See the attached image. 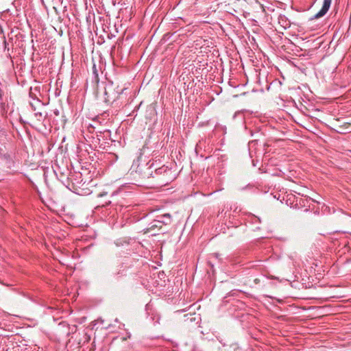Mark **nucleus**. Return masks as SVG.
I'll use <instances>...</instances> for the list:
<instances>
[{"mask_svg":"<svg viewBox=\"0 0 351 351\" xmlns=\"http://www.w3.org/2000/svg\"><path fill=\"white\" fill-rule=\"evenodd\" d=\"M127 88H119L117 86L116 88H113L112 84L108 86L105 88V95L106 96V100L107 101L114 102L121 98V95L124 93V91Z\"/></svg>","mask_w":351,"mask_h":351,"instance_id":"obj_1","label":"nucleus"},{"mask_svg":"<svg viewBox=\"0 0 351 351\" xmlns=\"http://www.w3.org/2000/svg\"><path fill=\"white\" fill-rule=\"evenodd\" d=\"M160 218H167L166 221H160V220H155L153 222H152L149 224V226L146 228L145 232H151L152 231L154 230L156 228H161L162 225H168L170 224L171 222V215L169 213H166L160 217Z\"/></svg>","mask_w":351,"mask_h":351,"instance_id":"obj_2","label":"nucleus"},{"mask_svg":"<svg viewBox=\"0 0 351 351\" xmlns=\"http://www.w3.org/2000/svg\"><path fill=\"white\" fill-rule=\"evenodd\" d=\"M332 0H324L322 9L313 16V19H319L324 16L328 11Z\"/></svg>","mask_w":351,"mask_h":351,"instance_id":"obj_3","label":"nucleus"},{"mask_svg":"<svg viewBox=\"0 0 351 351\" xmlns=\"http://www.w3.org/2000/svg\"><path fill=\"white\" fill-rule=\"evenodd\" d=\"M156 174L163 176L165 177L164 180H163V182L165 183V184H167V182L169 181V180H167V175L171 174V171L169 169H168L167 167L162 166V167L156 169Z\"/></svg>","mask_w":351,"mask_h":351,"instance_id":"obj_4","label":"nucleus"},{"mask_svg":"<svg viewBox=\"0 0 351 351\" xmlns=\"http://www.w3.org/2000/svg\"><path fill=\"white\" fill-rule=\"evenodd\" d=\"M212 256H215V258H218L219 254H218L217 253H215V254H212Z\"/></svg>","mask_w":351,"mask_h":351,"instance_id":"obj_5","label":"nucleus"},{"mask_svg":"<svg viewBox=\"0 0 351 351\" xmlns=\"http://www.w3.org/2000/svg\"><path fill=\"white\" fill-rule=\"evenodd\" d=\"M160 221H167V218H161L160 219H159Z\"/></svg>","mask_w":351,"mask_h":351,"instance_id":"obj_6","label":"nucleus"},{"mask_svg":"<svg viewBox=\"0 0 351 351\" xmlns=\"http://www.w3.org/2000/svg\"><path fill=\"white\" fill-rule=\"evenodd\" d=\"M287 26H289V23H286V24L285 25V27H286Z\"/></svg>","mask_w":351,"mask_h":351,"instance_id":"obj_7","label":"nucleus"},{"mask_svg":"<svg viewBox=\"0 0 351 351\" xmlns=\"http://www.w3.org/2000/svg\"><path fill=\"white\" fill-rule=\"evenodd\" d=\"M254 282H255L256 283H258V279H255V280H254Z\"/></svg>","mask_w":351,"mask_h":351,"instance_id":"obj_8","label":"nucleus"},{"mask_svg":"<svg viewBox=\"0 0 351 351\" xmlns=\"http://www.w3.org/2000/svg\"><path fill=\"white\" fill-rule=\"evenodd\" d=\"M103 195H104V194H103V193H100L98 196H99V197H102Z\"/></svg>","mask_w":351,"mask_h":351,"instance_id":"obj_9","label":"nucleus"},{"mask_svg":"<svg viewBox=\"0 0 351 351\" xmlns=\"http://www.w3.org/2000/svg\"><path fill=\"white\" fill-rule=\"evenodd\" d=\"M285 18V16H280V20L281 21H283V19Z\"/></svg>","mask_w":351,"mask_h":351,"instance_id":"obj_10","label":"nucleus"},{"mask_svg":"<svg viewBox=\"0 0 351 351\" xmlns=\"http://www.w3.org/2000/svg\"><path fill=\"white\" fill-rule=\"evenodd\" d=\"M110 203V201H108V202L106 203V204H108Z\"/></svg>","mask_w":351,"mask_h":351,"instance_id":"obj_11","label":"nucleus"}]
</instances>
